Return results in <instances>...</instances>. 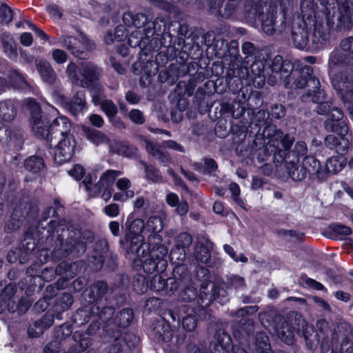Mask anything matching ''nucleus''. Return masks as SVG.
I'll return each mask as SVG.
<instances>
[{
    "label": "nucleus",
    "mask_w": 353,
    "mask_h": 353,
    "mask_svg": "<svg viewBox=\"0 0 353 353\" xmlns=\"http://www.w3.org/2000/svg\"><path fill=\"white\" fill-rule=\"evenodd\" d=\"M317 112L320 114H328V118L324 125L327 131L333 132L338 134H329L325 138V144L339 154L346 152L349 147V140L345 137L348 132L347 121L343 117L342 111L335 107H331L329 102H319Z\"/></svg>",
    "instance_id": "1"
},
{
    "label": "nucleus",
    "mask_w": 353,
    "mask_h": 353,
    "mask_svg": "<svg viewBox=\"0 0 353 353\" xmlns=\"http://www.w3.org/2000/svg\"><path fill=\"white\" fill-rule=\"evenodd\" d=\"M265 149L274 155V161L279 165L287 159L294 141L290 134H284L275 126H267L263 130Z\"/></svg>",
    "instance_id": "2"
},
{
    "label": "nucleus",
    "mask_w": 353,
    "mask_h": 353,
    "mask_svg": "<svg viewBox=\"0 0 353 353\" xmlns=\"http://www.w3.org/2000/svg\"><path fill=\"white\" fill-rule=\"evenodd\" d=\"M133 253L136 254L134 262L141 264L147 274L163 272L167 267L165 256L168 250L163 246L153 248L149 252L148 245H142L135 249Z\"/></svg>",
    "instance_id": "3"
},
{
    "label": "nucleus",
    "mask_w": 353,
    "mask_h": 353,
    "mask_svg": "<svg viewBox=\"0 0 353 353\" xmlns=\"http://www.w3.org/2000/svg\"><path fill=\"white\" fill-rule=\"evenodd\" d=\"M79 72L81 78H79L78 75L77 67L74 63H70L68 65L67 73L70 79L73 83L83 88L89 87L100 76L99 70L91 63H82Z\"/></svg>",
    "instance_id": "4"
},
{
    "label": "nucleus",
    "mask_w": 353,
    "mask_h": 353,
    "mask_svg": "<svg viewBox=\"0 0 353 353\" xmlns=\"http://www.w3.org/2000/svg\"><path fill=\"white\" fill-rule=\"evenodd\" d=\"M265 5L261 0H247L245 10L248 17L256 19L261 21L262 29L268 35H272L275 31V17L273 13L268 12L266 14L261 12Z\"/></svg>",
    "instance_id": "5"
},
{
    "label": "nucleus",
    "mask_w": 353,
    "mask_h": 353,
    "mask_svg": "<svg viewBox=\"0 0 353 353\" xmlns=\"http://www.w3.org/2000/svg\"><path fill=\"white\" fill-rule=\"evenodd\" d=\"M267 64L269 65L268 83L272 86L276 83L278 79H284L285 85L287 87L290 83L288 77L293 68L291 63L284 61L281 56L277 55L271 61L270 65L269 62Z\"/></svg>",
    "instance_id": "6"
},
{
    "label": "nucleus",
    "mask_w": 353,
    "mask_h": 353,
    "mask_svg": "<svg viewBox=\"0 0 353 353\" xmlns=\"http://www.w3.org/2000/svg\"><path fill=\"white\" fill-rule=\"evenodd\" d=\"M26 105L30 111V123L34 133L41 137L50 139V127H48V122L46 119H42L39 104L34 99H30Z\"/></svg>",
    "instance_id": "7"
},
{
    "label": "nucleus",
    "mask_w": 353,
    "mask_h": 353,
    "mask_svg": "<svg viewBox=\"0 0 353 353\" xmlns=\"http://www.w3.org/2000/svg\"><path fill=\"white\" fill-rule=\"evenodd\" d=\"M75 145L72 135H66L61 138L54 148V161L59 164L69 161L74 154Z\"/></svg>",
    "instance_id": "8"
},
{
    "label": "nucleus",
    "mask_w": 353,
    "mask_h": 353,
    "mask_svg": "<svg viewBox=\"0 0 353 353\" xmlns=\"http://www.w3.org/2000/svg\"><path fill=\"white\" fill-rule=\"evenodd\" d=\"M144 228H145L144 221L141 219H134L129 224L125 239L130 242V249L132 252L140 246L146 245L141 234Z\"/></svg>",
    "instance_id": "9"
},
{
    "label": "nucleus",
    "mask_w": 353,
    "mask_h": 353,
    "mask_svg": "<svg viewBox=\"0 0 353 353\" xmlns=\"http://www.w3.org/2000/svg\"><path fill=\"white\" fill-rule=\"evenodd\" d=\"M59 42L77 57H82L83 54L90 49L89 41L83 35H81L79 39L72 36H63L59 38Z\"/></svg>",
    "instance_id": "10"
},
{
    "label": "nucleus",
    "mask_w": 353,
    "mask_h": 353,
    "mask_svg": "<svg viewBox=\"0 0 353 353\" xmlns=\"http://www.w3.org/2000/svg\"><path fill=\"white\" fill-rule=\"evenodd\" d=\"M291 38L296 48L301 50L310 48L308 30L305 22L294 24Z\"/></svg>",
    "instance_id": "11"
},
{
    "label": "nucleus",
    "mask_w": 353,
    "mask_h": 353,
    "mask_svg": "<svg viewBox=\"0 0 353 353\" xmlns=\"http://www.w3.org/2000/svg\"><path fill=\"white\" fill-rule=\"evenodd\" d=\"M320 170V162L314 157L307 156L303 160L299 172L293 173V177L297 181H302L307 176V174L319 175Z\"/></svg>",
    "instance_id": "12"
},
{
    "label": "nucleus",
    "mask_w": 353,
    "mask_h": 353,
    "mask_svg": "<svg viewBox=\"0 0 353 353\" xmlns=\"http://www.w3.org/2000/svg\"><path fill=\"white\" fill-rule=\"evenodd\" d=\"M267 61L256 60L251 65V72L254 75L253 83L255 87L260 88L265 85V78L269 75L268 68L265 69Z\"/></svg>",
    "instance_id": "13"
},
{
    "label": "nucleus",
    "mask_w": 353,
    "mask_h": 353,
    "mask_svg": "<svg viewBox=\"0 0 353 353\" xmlns=\"http://www.w3.org/2000/svg\"><path fill=\"white\" fill-rule=\"evenodd\" d=\"M150 287L154 292H163L168 295L171 294L177 288L174 279H168L165 282V280L159 274L152 277Z\"/></svg>",
    "instance_id": "14"
},
{
    "label": "nucleus",
    "mask_w": 353,
    "mask_h": 353,
    "mask_svg": "<svg viewBox=\"0 0 353 353\" xmlns=\"http://www.w3.org/2000/svg\"><path fill=\"white\" fill-rule=\"evenodd\" d=\"M221 3L222 0H212L210 3L212 12L215 14L221 15L225 19L229 18L233 13L236 6V1H230L225 5L224 8L221 6Z\"/></svg>",
    "instance_id": "15"
},
{
    "label": "nucleus",
    "mask_w": 353,
    "mask_h": 353,
    "mask_svg": "<svg viewBox=\"0 0 353 353\" xmlns=\"http://www.w3.org/2000/svg\"><path fill=\"white\" fill-rule=\"evenodd\" d=\"M71 124L65 117H59L54 119L50 125V136L55 134L56 136L60 135L61 138L66 135H71L70 131Z\"/></svg>",
    "instance_id": "16"
},
{
    "label": "nucleus",
    "mask_w": 353,
    "mask_h": 353,
    "mask_svg": "<svg viewBox=\"0 0 353 353\" xmlns=\"http://www.w3.org/2000/svg\"><path fill=\"white\" fill-rule=\"evenodd\" d=\"M329 41V34L321 27L316 26L312 37L311 46L314 50H319L323 48Z\"/></svg>",
    "instance_id": "17"
},
{
    "label": "nucleus",
    "mask_w": 353,
    "mask_h": 353,
    "mask_svg": "<svg viewBox=\"0 0 353 353\" xmlns=\"http://www.w3.org/2000/svg\"><path fill=\"white\" fill-rule=\"evenodd\" d=\"M282 325L281 327L277 326L275 331L280 338V339L284 343L290 345L293 343L294 341V331H299L298 328H293V330L289 327L288 325L282 319H280Z\"/></svg>",
    "instance_id": "18"
},
{
    "label": "nucleus",
    "mask_w": 353,
    "mask_h": 353,
    "mask_svg": "<svg viewBox=\"0 0 353 353\" xmlns=\"http://www.w3.org/2000/svg\"><path fill=\"white\" fill-rule=\"evenodd\" d=\"M121 172L116 170H108L100 177L96 186L98 189L108 188L112 187L116 179L121 175Z\"/></svg>",
    "instance_id": "19"
},
{
    "label": "nucleus",
    "mask_w": 353,
    "mask_h": 353,
    "mask_svg": "<svg viewBox=\"0 0 353 353\" xmlns=\"http://www.w3.org/2000/svg\"><path fill=\"white\" fill-rule=\"evenodd\" d=\"M123 21L125 26L128 27L134 26L138 30L144 25L146 21V18L143 14L134 15L130 12H127L123 16Z\"/></svg>",
    "instance_id": "20"
},
{
    "label": "nucleus",
    "mask_w": 353,
    "mask_h": 353,
    "mask_svg": "<svg viewBox=\"0 0 353 353\" xmlns=\"http://www.w3.org/2000/svg\"><path fill=\"white\" fill-rule=\"evenodd\" d=\"M346 165V159L342 156L332 157L326 163L327 172L336 174L341 171Z\"/></svg>",
    "instance_id": "21"
},
{
    "label": "nucleus",
    "mask_w": 353,
    "mask_h": 353,
    "mask_svg": "<svg viewBox=\"0 0 353 353\" xmlns=\"http://www.w3.org/2000/svg\"><path fill=\"white\" fill-rule=\"evenodd\" d=\"M37 67L43 81L48 84H52L54 82L56 79L55 72L48 63H39Z\"/></svg>",
    "instance_id": "22"
},
{
    "label": "nucleus",
    "mask_w": 353,
    "mask_h": 353,
    "mask_svg": "<svg viewBox=\"0 0 353 353\" xmlns=\"http://www.w3.org/2000/svg\"><path fill=\"white\" fill-rule=\"evenodd\" d=\"M255 353H272L268 337L265 334L259 333L256 336V341L252 347Z\"/></svg>",
    "instance_id": "23"
},
{
    "label": "nucleus",
    "mask_w": 353,
    "mask_h": 353,
    "mask_svg": "<svg viewBox=\"0 0 353 353\" xmlns=\"http://www.w3.org/2000/svg\"><path fill=\"white\" fill-rule=\"evenodd\" d=\"M16 115V111L10 101L0 103V119L5 122L12 121Z\"/></svg>",
    "instance_id": "24"
},
{
    "label": "nucleus",
    "mask_w": 353,
    "mask_h": 353,
    "mask_svg": "<svg viewBox=\"0 0 353 353\" xmlns=\"http://www.w3.org/2000/svg\"><path fill=\"white\" fill-rule=\"evenodd\" d=\"M2 44L3 51L8 57L11 59H14L17 57L16 45L9 34H3Z\"/></svg>",
    "instance_id": "25"
},
{
    "label": "nucleus",
    "mask_w": 353,
    "mask_h": 353,
    "mask_svg": "<svg viewBox=\"0 0 353 353\" xmlns=\"http://www.w3.org/2000/svg\"><path fill=\"white\" fill-rule=\"evenodd\" d=\"M328 230L330 233V237L333 239H341L352 233L350 228L341 224L330 225Z\"/></svg>",
    "instance_id": "26"
},
{
    "label": "nucleus",
    "mask_w": 353,
    "mask_h": 353,
    "mask_svg": "<svg viewBox=\"0 0 353 353\" xmlns=\"http://www.w3.org/2000/svg\"><path fill=\"white\" fill-rule=\"evenodd\" d=\"M163 228V218L160 216H150L146 223L145 230L149 232L158 233Z\"/></svg>",
    "instance_id": "27"
},
{
    "label": "nucleus",
    "mask_w": 353,
    "mask_h": 353,
    "mask_svg": "<svg viewBox=\"0 0 353 353\" xmlns=\"http://www.w3.org/2000/svg\"><path fill=\"white\" fill-rule=\"evenodd\" d=\"M85 132L86 134L87 138L96 145L106 143L109 141L107 137L98 130L86 128L85 130Z\"/></svg>",
    "instance_id": "28"
},
{
    "label": "nucleus",
    "mask_w": 353,
    "mask_h": 353,
    "mask_svg": "<svg viewBox=\"0 0 353 353\" xmlns=\"http://www.w3.org/2000/svg\"><path fill=\"white\" fill-rule=\"evenodd\" d=\"M85 104V94L82 91L77 92L74 96L73 100L71 102V107L69 110L72 113L76 114L77 112L83 110Z\"/></svg>",
    "instance_id": "29"
},
{
    "label": "nucleus",
    "mask_w": 353,
    "mask_h": 353,
    "mask_svg": "<svg viewBox=\"0 0 353 353\" xmlns=\"http://www.w3.org/2000/svg\"><path fill=\"white\" fill-rule=\"evenodd\" d=\"M196 259L201 263H207L210 259V252L208 245H197L194 251Z\"/></svg>",
    "instance_id": "30"
},
{
    "label": "nucleus",
    "mask_w": 353,
    "mask_h": 353,
    "mask_svg": "<svg viewBox=\"0 0 353 353\" xmlns=\"http://www.w3.org/2000/svg\"><path fill=\"white\" fill-rule=\"evenodd\" d=\"M44 166L43 161L38 157H30L25 161L26 168L31 172H37Z\"/></svg>",
    "instance_id": "31"
},
{
    "label": "nucleus",
    "mask_w": 353,
    "mask_h": 353,
    "mask_svg": "<svg viewBox=\"0 0 353 353\" xmlns=\"http://www.w3.org/2000/svg\"><path fill=\"white\" fill-rule=\"evenodd\" d=\"M107 290V286L104 283L98 282L90 286L89 290L86 291V294L92 296L93 299L101 297Z\"/></svg>",
    "instance_id": "32"
},
{
    "label": "nucleus",
    "mask_w": 353,
    "mask_h": 353,
    "mask_svg": "<svg viewBox=\"0 0 353 353\" xmlns=\"http://www.w3.org/2000/svg\"><path fill=\"white\" fill-rule=\"evenodd\" d=\"M144 167V172L147 179L153 182H158L161 181L162 177L159 171L152 165H147L143 163Z\"/></svg>",
    "instance_id": "33"
},
{
    "label": "nucleus",
    "mask_w": 353,
    "mask_h": 353,
    "mask_svg": "<svg viewBox=\"0 0 353 353\" xmlns=\"http://www.w3.org/2000/svg\"><path fill=\"white\" fill-rule=\"evenodd\" d=\"M119 325L121 327L128 326L133 320L132 311L130 309L123 310L118 316Z\"/></svg>",
    "instance_id": "34"
},
{
    "label": "nucleus",
    "mask_w": 353,
    "mask_h": 353,
    "mask_svg": "<svg viewBox=\"0 0 353 353\" xmlns=\"http://www.w3.org/2000/svg\"><path fill=\"white\" fill-rule=\"evenodd\" d=\"M117 152L119 154L126 157H132L137 154V150L132 145L125 143H117L116 144Z\"/></svg>",
    "instance_id": "35"
},
{
    "label": "nucleus",
    "mask_w": 353,
    "mask_h": 353,
    "mask_svg": "<svg viewBox=\"0 0 353 353\" xmlns=\"http://www.w3.org/2000/svg\"><path fill=\"white\" fill-rule=\"evenodd\" d=\"M101 110L108 117H114L117 112V108L114 103L110 100H103L101 105Z\"/></svg>",
    "instance_id": "36"
},
{
    "label": "nucleus",
    "mask_w": 353,
    "mask_h": 353,
    "mask_svg": "<svg viewBox=\"0 0 353 353\" xmlns=\"http://www.w3.org/2000/svg\"><path fill=\"white\" fill-rule=\"evenodd\" d=\"M0 17L3 22L8 23L12 20L13 12L7 5L1 4L0 7Z\"/></svg>",
    "instance_id": "37"
},
{
    "label": "nucleus",
    "mask_w": 353,
    "mask_h": 353,
    "mask_svg": "<svg viewBox=\"0 0 353 353\" xmlns=\"http://www.w3.org/2000/svg\"><path fill=\"white\" fill-rule=\"evenodd\" d=\"M45 328L39 321H35L28 327V332L29 336L32 337H38L44 332Z\"/></svg>",
    "instance_id": "38"
},
{
    "label": "nucleus",
    "mask_w": 353,
    "mask_h": 353,
    "mask_svg": "<svg viewBox=\"0 0 353 353\" xmlns=\"http://www.w3.org/2000/svg\"><path fill=\"white\" fill-rule=\"evenodd\" d=\"M52 98L57 104L63 106L68 110H69V108L71 107V101L68 98L57 92H53Z\"/></svg>",
    "instance_id": "39"
},
{
    "label": "nucleus",
    "mask_w": 353,
    "mask_h": 353,
    "mask_svg": "<svg viewBox=\"0 0 353 353\" xmlns=\"http://www.w3.org/2000/svg\"><path fill=\"white\" fill-rule=\"evenodd\" d=\"M101 88L100 85H95L92 88L91 94L92 102L95 105H101V102L103 101V94L101 91Z\"/></svg>",
    "instance_id": "40"
},
{
    "label": "nucleus",
    "mask_w": 353,
    "mask_h": 353,
    "mask_svg": "<svg viewBox=\"0 0 353 353\" xmlns=\"http://www.w3.org/2000/svg\"><path fill=\"white\" fill-rule=\"evenodd\" d=\"M346 80L347 79H343L342 75H336L332 77V85L339 91H343L345 88H347Z\"/></svg>",
    "instance_id": "41"
},
{
    "label": "nucleus",
    "mask_w": 353,
    "mask_h": 353,
    "mask_svg": "<svg viewBox=\"0 0 353 353\" xmlns=\"http://www.w3.org/2000/svg\"><path fill=\"white\" fill-rule=\"evenodd\" d=\"M182 325L183 328L188 331H193L196 327V321L194 316L188 315L183 318Z\"/></svg>",
    "instance_id": "42"
},
{
    "label": "nucleus",
    "mask_w": 353,
    "mask_h": 353,
    "mask_svg": "<svg viewBox=\"0 0 353 353\" xmlns=\"http://www.w3.org/2000/svg\"><path fill=\"white\" fill-rule=\"evenodd\" d=\"M142 38V33L141 30H137L132 32L128 37V44L135 48L140 45L141 40Z\"/></svg>",
    "instance_id": "43"
},
{
    "label": "nucleus",
    "mask_w": 353,
    "mask_h": 353,
    "mask_svg": "<svg viewBox=\"0 0 353 353\" xmlns=\"http://www.w3.org/2000/svg\"><path fill=\"white\" fill-rule=\"evenodd\" d=\"M192 239L190 234L183 232L177 236L176 243L177 245L180 248H184L188 247L192 243Z\"/></svg>",
    "instance_id": "44"
},
{
    "label": "nucleus",
    "mask_w": 353,
    "mask_h": 353,
    "mask_svg": "<svg viewBox=\"0 0 353 353\" xmlns=\"http://www.w3.org/2000/svg\"><path fill=\"white\" fill-rule=\"evenodd\" d=\"M223 250L232 259H234L236 262L241 261L243 263H245L248 261V258L244 255L241 254L239 256H236L235 254L233 248L229 245H224Z\"/></svg>",
    "instance_id": "45"
},
{
    "label": "nucleus",
    "mask_w": 353,
    "mask_h": 353,
    "mask_svg": "<svg viewBox=\"0 0 353 353\" xmlns=\"http://www.w3.org/2000/svg\"><path fill=\"white\" fill-rule=\"evenodd\" d=\"M307 152V148L305 142L298 141L294 146L293 151L292 152V155L296 157L304 156Z\"/></svg>",
    "instance_id": "46"
},
{
    "label": "nucleus",
    "mask_w": 353,
    "mask_h": 353,
    "mask_svg": "<svg viewBox=\"0 0 353 353\" xmlns=\"http://www.w3.org/2000/svg\"><path fill=\"white\" fill-rule=\"evenodd\" d=\"M311 299L321 311L331 312L330 305L324 299L318 296H312Z\"/></svg>",
    "instance_id": "47"
},
{
    "label": "nucleus",
    "mask_w": 353,
    "mask_h": 353,
    "mask_svg": "<svg viewBox=\"0 0 353 353\" xmlns=\"http://www.w3.org/2000/svg\"><path fill=\"white\" fill-rule=\"evenodd\" d=\"M52 56L54 61L59 64L65 62L68 57L65 52L60 49L52 50Z\"/></svg>",
    "instance_id": "48"
},
{
    "label": "nucleus",
    "mask_w": 353,
    "mask_h": 353,
    "mask_svg": "<svg viewBox=\"0 0 353 353\" xmlns=\"http://www.w3.org/2000/svg\"><path fill=\"white\" fill-rule=\"evenodd\" d=\"M143 141L145 144V148H146L147 151L148 152V153L153 155L154 157H156L158 154H159L162 152L161 149L157 145L148 141L145 139H143Z\"/></svg>",
    "instance_id": "49"
},
{
    "label": "nucleus",
    "mask_w": 353,
    "mask_h": 353,
    "mask_svg": "<svg viewBox=\"0 0 353 353\" xmlns=\"http://www.w3.org/2000/svg\"><path fill=\"white\" fill-rule=\"evenodd\" d=\"M343 100L347 104V107L350 111V114L353 118V90L346 92L343 95Z\"/></svg>",
    "instance_id": "50"
},
{
    "label": "nucleus",
    "mask_w": 353,
    "mask_h": 353,
    "mask_svg": "<svg viewBox=\"0 0 353 353\" xmlns=\"http://www.w3.org/2000/svg\"><path fill=\"white\" fill-rule=\"evenodd\" d=\"M68 174L74 177L76 180H79L84 175V170L81 165H74L73 168L68 171Z\"/></svg>",
    "instance_id": "51"
},
{
    "label": "nucleus",
    "mask_w": 353,
    "mask_h": 353,
    "mask_svg": "<svg viewBox=\"0 0 353 353\" xmlns=\"http://www.w3.org/2000/svg\"><path fill=\"white\" fill-rule=\"evenodd\" d=\"M134 196V191L127 190L123 192H117L113 195V200L117 201H125L130 198H132Z\"/></svg>",
    "instance_id": "52"
},
{
    "label": "nucleus",
    "mask_w": 353,
    "mask_h": 353,
    "mask_svg": "<svg viewBox=\"0 0 353 353\" xmlns=\"http://www.w3.org/2000/svg\"><path fill=\"white\" fill-rule=\"evenodd\" d=\"M285 167H286V169L288 170V174L290 175V176L294 181H297L296 179H295L294 177H293V173H299V170H300V168L301 167H298L296 165V163L294 162V161H287L286 160V163H285Z\"/></svg>",
    "instance_id": "53"
},
{
    "label": "nucleus",
    "mask_w": 353,
    "mask_h": 353,
    "mask_svg": "<svg viewBox=\"0 0 353 353\" xmlns=\"http://www.w3.org/2000/svg\"><path fill=\"white\" fill-rule=\"evenodd\" d=\"M114 39L117 42L122 41L127 36L126 29L124 26H119L114 30Z\"/></svg>",
    "instance_id": "54"
},
{
    "label": "nucleus",
    "mask_w": 353,
    "mask_h": 353,
    "mask_svg": "<svg viewBox=\"0 0 353 353\" xmlns=\"http://www.w3.org/2000/svg\"><path fill=\"white\" fill-rule=\"evenodd\" d=\"M129 117L135 123L141 124L144 122V117L141 111L132 110L130 112Z\"/></svg>",
    "instance_id": "55"
},
{
    "label": "nucleus",
    "mask_w": 353,
    "mask_h": 353,
    "mask_svg": "<svg viewBox=\"0 0 353 353\" xmlns=\"http://www.w3.org/2000/svg\"><path fill=\"white\" fill-rule=\"evenodd\" d=\"M104 212L110 217H115L119 214V206L116 203L108 205L104 208Z\"/></svg>",
    "instance_id": "56"
},
{
    "label": "nucleus",
    "mask_w": 353,
    "mask_h": 353,
    "mask_svg": "<svg viewBox=\"0 0 353 353\" xmlns=\"http://www.w3.org/2000/svg\"><path fill=\"white\" fill-rule=\"evenodd\" d=\"M131 182L128 178H121L116 182V186L117 188L123 192L129 190L130 188Z\"/></svg>",
    "instance_id": "57"
},
{
    "label": "nucleus",
    "mask_w": 353,
    "mask_h": 353,
    "mask_svg": "<svg viewBox=\"0 0 353 353\" xmlns=\"http://www.w3.org/2000/svg\"><path fill=\"white\" fill-rule=\"evenodd\" d=\"M341 48L343 50L353 54V37L343 39L341 43Z\"/></svg>",
    "instance_id": "58"
},
{
    "label": "nucleus",
    "mask_w": 353,
    "mask_h": 353,
    "mask_svg": "<svg viewBox=\"0 0 353 353\" xmlns=\"http://www.w3.org/2000/svg\"><path fill=\"white\" fill-rule=\"evenodd\" d=\"M217 165L216 162L211 159L205 160V168L203 169L204 173L210 174L216 170Z\"/></svg>",
    "instance_id": "59"
},
{
    "label": "nucleus",
    "mask_w": 353,
    "mask_h": 353,
    "mask_svg": "<svg viewBox=\"0 0 353 353\" xmlns=\"http://www.w3.org/2000/svg\"><path fill=\"white\" fill-rule=\"evenodd\" d=\"M175 208L176 212L181 216L185 215L188 213L189 209L188 203L186 201L183 200L180 201L178 205L175 206Z\"/></svg>",
    "instance_id": "60"
},
{
    "label": "nucleus",
    "mask_w": 353,
    "mask_h": 353,
    "mask_svg": "<svg viewBox=\"0 0 353 353\" xmlns=\"http://www.w3.org/2000/svg\"><path fill=\"white\" fill-rule=\"evenodd\" d=\"M230 190L232 192V198L236 203H240L241 200L239 198V196L240 194V188L238 185V184L235 183H232L230 185Z\"/></svg>",
    "instance_id": "61"
},
{
    "label": "nucleus",
    "mask_w": 353,
    "mask_h": 353,
    "mask_svg": "<svg viewBox=\"0 0 353 353\" xmlns=\"http://www.w3.org/2000/svg\"><path fill=\"white\" fill-rule=\"evenodd\" d=\"M48 11L52 18L54 19H59L61 17L62 13L60 9L54 5L49 6L48 7Z\"/></svg>",
    "instance_id": "62"
},
{
    "label": "nucleus",
    "mask_w": 353,
    "mask_h": 353,
    "mask_svg": "<svg viewBox=\"0 0 353 353\" xmlns=\"http://www.w3.org/2000/svg\"><path fill=\"white\" fill-rule=\"evenodd\" d=\"M166 202L170 207H175L180 201L176 194L170 192L166 196Z\"/></svg>",
    "instance_id": "63"
},
{
    "label": "nucleus",
    "mask_w": 353,
    "mask_h": 353,
    "mask_svg": "<svg viewBox=\"0 0 353 353\" xmlns=\"http://www.w3.org/2000/svg\"><path fill=\"white\" fill-rule=\"evenodd\" d=\"M40 323L43 325L45 330L50 327L54 322V318L52 314H46L42 319H41L39 321Z\"/></svg>",
    "instance_id": "64"
}]
</instances>
